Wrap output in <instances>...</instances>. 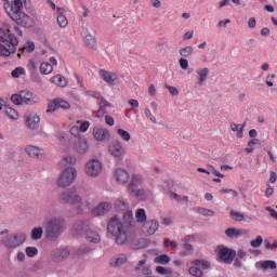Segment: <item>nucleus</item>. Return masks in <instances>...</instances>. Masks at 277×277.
I'll list each match as a JSON object with an SVG mask.
<instances>
[{"label":"nucleus","instance_id":"obj_56","mask_svg":"<svg viewBox=\"0 0 277 277\" xmlns=\"http://www.w3.org/2000/svg\"><path fill=\"white\" fill-rule=\"evenodd\" d=\"M28 69L31 71V72H36V70H38V65L36 64V61L34 60H30L29 63H28Z\"/></svg>","mask_w":277,"mask_h":277},{"label":"nucleus","instance_id":"obj_19","mask_svg":"<svg viewBox=\"0 0 277 277\" xmlns=\"http://www.w3.org/2000/svg\"><path fill=\"white\" fill-rule=\"evenodd\" d=\"M21 94L22 103H25V105H34V103H38V96L30 91H21Z\"/></svg>","mask_w":277,"mask_h":277},{"label":"nucleus","instance_id":"obj_15","mask_svg":"<svg viewBox=\"0 0 277 277\" xmlns=\"http://www.w3.org/2000/svg\"><path fill=\"white\" fill-rule=\"evenodd\" d=\"M90 226V221L81 220L75 223L72 235L79 237L88 227Z\"/></svg>","mask_w":277,"mask_h":277},{"label":"nucleus","instance_id":"obj_13","mask_svg":"<svg viewBox=\"0 0 277 277\" xmlns=\"http://www.w3.org/2000/svg\"><path fill=\"white\" fill-rule=\"evenodd\" d=\"M100 75L108 85H116V81H118V74L100 69Z\"/></svg>","mask_w":277,"mask_h":277},{"label":"nucleus","instance_id":"obj_57","mask_svg":"<svg viewBox=\"0 0 277 277\" xmlns=\"http://www.w3.org/2000/svg\"><path fill=\"white\" fill-rule=\"evenodd\" d=\"M182 241H183L184 243H193L194 241H196V236H194V235H187V236H185V237L182 239Z\"/></svg>","mask_w":277,"mask_h":277},{"label":"nucleus","instance_id":"obj_25","mask_svg":"<svg viewBox=\"0 0 277 277\" xmlns=\"http://www.w3.org/2000/svg\"><path fill=\"white\" fill-rule=\"evenodd\" d=\"M26 153L29 155V157H35L36 159H42V155H44V150L36 146L26 147Z\"/></svg>","mask_w":277,"mask_h":277},{"label":"nucleus","instance_id":"obj_31","mask_svg":"<svg viewBox=\"0 0 277 277\" xmlns=\"http://www.w3.org/2000/svg\"><path fill=\"white\" fill-rule=\"evenodd\" d=\"M180 250V256H187L194 252V247L190 243H182Z\"/></svg>","mask_w":277,"mask_h":277},{"label":"nucleus","instance_id":"obj_21","mask_svg":"<svg viewBox=\"0 0 277 277\" xmlns=\"http://www.w3.org/2000/svg\"><path fill=\"white\" fill-rule=\"evenodd\" d=\"M144 265H146V260H141L137 263V266L134 267V271L135 272H142V274L145 277L153 275V269H150V266H144Z\"/></svg>","mask_w":277,"mask_h":277},{"label":"nucleus","instance_id":"obj_61","mask_svg":"<svg viewBox=\"0 0 277 277\" xmlns=\"http://www.w3.org/2000/svg\"><path fill=\"white\" fill-rule=\"evenodd\" d=\"M123 220H126L127 222L131 223V220H133V212L132 211H128L123 214Z\"/></svg>","mask_w":277,"mask_h":277},{"label":"nucleus","instance_id":"obj_45","mask_svg":"<svg viewBox=\"0 0 277 277\" xmlns=\"http://www.w3.org/2000/svg\"><path fill=\"white\" fill-rule=\"evenodd\" d=\"M117 134L120 135L124 142L131 141V134L127 130L118 129Z\"/></svg>","mask_w":277,"mask_h":277},{"label":"nucleus","instance_id":"obj_5","mask_svg":"<svg viewBox=\"0 0 277 277\" xmlns=\"http://www.w3.org/2000/svg\"><path fill=\"white\" fill-rule=\"evenodd\" d=\"M107 230L110 233V235L116 237V243H127V241H129L127 238V232H124V225L120 219H118V216H113L110 219L108 222Z\"/></svg>","mask_w":277,"mask_h":277},{"label":"nucleus","instance_id":"obj_23","mask_svg":"<svg viewBox=\"0 0 277 277\" xmlns=\"http://www.w3.org/2000/svg\"><path fill=\"white\" fill-rule=\"evenodd\" d=\"M66 10L64 8H57V24L60 27H68V18H66Z\"/></svg>","mask_w":277,"mask_h":277},{"label":"nucleus","instance_id":"obj_44","mask_svg":"<svg viewBox=\"0 0 277 277\" xmlns=\"http://www.w3.org/2000/svg\"><path fill=\"white\" fill-rule=\"evenodd\" d=\"M131 195L135 196L137 198V200H146V198H147L146 190H144V189L135 190Z\"/></svg>","mask_w":277,"mask_h":277},{"label":"nucleus","instance_id":"obj_2","mask_svg":"<svg viewBox=\"0 0 277 277\" xmlns=\"http://www.w3.org/2000/svg\"><path fill=\"white\" fill-rule=\"evenodd\" d=\"M60 202L62 205H71V207L77 211L79 215H83L85 211H89V209H92V205L88 200H83V198L77 193V189L69 188L67 190H64L60 197Z\"/></svg>","mask_w":277,"mask_h":277},{"label":"nucleus","instance_id":"obj_41","mask_svg":"<svg viewBox=\"0 0 277 277\" xmlns=\"http://www.w3.org/2000/svg\"><path fill=\"white\" fill-rule=\"evenodd\" d=\"M192 53H194V47H192V45H188V47L180 50V55L182 57H189V55H192Z\"/></svg>","mask_w":277,"mask_h":277},{"label":"nucleus","instance_id":"obj_16","mask_svg":"<svg viewBox=\"0 0 277 277\" xmlns=\"http://www.w3.org/2000/svg\"><path fill=\"white\" fill-rule=\"evenodd\" d=\"M92 250H94V248L90 247V245H82L72 252V256L75 260L83 259V256H85V254H90Z\"/></svg>","mask_w":277,"mask_h":277},{"label":"nucleus","instance_id":"obj_50","mask_svg":"<svg viewBox=\"0 0 277 277\" xmlns=\"http://www.w3.org/2000/svg\"><path fill=\"white\" fill-rule=\"evenodd\" d=\"M156 263L166 265V264L170 263V256H168L166 254L159 255L156 258Z\"/></svg>","mask_w":277,"mask_h":277},{"label":"nucleus","instance_id":"obj_20","mask_svg":"<svg viewBox=\"0 0 277 277\" xmlns=\"http://www.w3.org/2000/svg\"><path fill=\"white\" fill-rule=\"evenodd\" d=\"M11 243H25L27 241V234L23 232H17L11 236H9V242Z\"/></svg>","mask_w":277,"mask_h":277},{"label":"nucleus","instance_id":"obj_39","mask_svg":"<svg viewBox=\"0 0 277 277\" xmlns=\"http://www.w3.org/2000/svg\"><path fill=\"white\" fill-rule=\"evenodd\" d=\"M246 127V124H243V126H239V124H237V123H232L230 124V128H232V131H235V132H237V137L239 138V140H241V137H243V128Z\"/></svg>","mask_w":277,"mask_h":277},{"label":"nucleus","instance_id":"obj_62","mask_svg":"<svg viewBox=\"0 0 277 277\" xmlns=\"http://www.w3.org/2000/svg\"><path fill=\"white\" fill-rule=\"evenodd\" d=\"M81 130L79 129V126H74V127H71V129H70V133H71V135H74L75 137H77V135H79V132H80Z\"/></svg>","mask_w":277,"mask_h":277},{"label":"nucleus","instance_id":"obj_47","mask_svg":"<svg viewBox=\"0 0 277 277\" xmlns=\"http://www.w3.org/2000/svg\"><path fill=\"white\" fill-rule=\"evenodd\" d=\"M11 101L14 105H23V95L22 93L19 94H13L11 96Z\"/></svg>","mask_w":277,"mask_h":277},{"label":"nucleus","instance_id":"obj_24","mask_svg":"<svg viewBox=\"0 0 277 277\" xmlns=\"http://www.w3.org/2000/svg\"><path fill=\"white\" fill-rule=\"evenodd\" d=\"M140 185H142V176L133 175L128 186L129 194H133L137 189V187H140Z\"/></svg>","mask_w":277,"mask_h":277},{"label":"nucleus","instance_id":"obj_3","mask_svg":"<svg viewBox=\"0 0 277 277\" xmlns=\"http://www.w3.org/2000/svg\"><path fill=\"white\" fill-rule=\"evenodd\" d=\"M18 47V38L12 34L10 28H0V57H10L16 53Z\"/></svg>","mask_w":277,"mask_h":277},{"label":"nucleus","instance_id":"obj_36","mask_svg":"<svg viewBox=\"0 0 277 277\" xmlns=\"http://www.w3.org/2000/svg\"><path fill=\"white\" fill-rule=\"evenodd\" d=\"M225 235H227L230 239H235V237H239V235H243V230H239L237 228H227L225 230Z\"/></svg>","mask_w":277,"mask_h":277},{"label":"nucleus","instance_id":"obj_30","mask_svg":"<svg viewBox=\"0 0 277 277\" xmlns=\"http://www.w3.org/2000/svg\"><path fill=\"white\" fill-rule=\"evenodd\" d=\"M52 83H55V85H58L60 88H66V85H68V80L62 75H56L52 78Z\"/></svg>","mask_w":277,"mask_h":277},{"label":"nucleus","instance_id":"obj_9","mask_svg":"<svg viewBox=\"0 0 277 277\" xmlns=\"http://www.w3.org/2000/svg\"><path fill=\"white\" fill-rule=\"evenodd\" d=\"M158 229L159 222L157 220L145 221L141 227L143 235H146L147 237L150 235H155V233H157Z\"/></svg>","mask_w":277,"mask_h":277},{"label":"nucleus","instance_id":"obj_32","mask_svg":"<svg viewBox=\"0 0 277 277\" xmlns=\"http://www.w3.org/2000/svg\"><path fill=\"white\" fill-rule=\"evenodd\" d=\"M84 44L88 49L96 50V38L92 35H87L84 37Z\"/></svg>","mask_w":277,"mask_h":277},{"label":"nucleus","instance_id":"obj_63","mask_svg":"<svg viewBox=\"0 0 277 277\" xmlns=\"http://www.w3.org/2000/svg\"><path fill=\"white\" fill-rule=\"evenodd\" d=\"M167 88L169 89L170 94H172L173 96H176L179 94V89H176L175 87L167 85Z\"/></svg>","mask_w":277,"mask_h":277},{"label":"nucleus","instance_id":"obj_11","mask_svg":"<svg viewBox=\"0 0 277 277\" xmlns=\"http://www.w3.org/2000/svg\"><path fill=\"white\" fill-rule=\"evenodd\" d=\"M51 256L54 263H62L66 261L68 256H70V251L67 249H55L52 251Z\"/></svg>","mask_w":277,"mask_h":277},{"label":"nucleus","instance_id":"obj_59","mask_svg":"<svg viewBox=\"0 0 277 277\" xmlns=\"http://www.w3.org/2000/svg\"><path fill=\"white\" fill-rule=\"evenodd\" d=\"M79 129H80L81 133H85V131H88V129H90V121L81 122Z\"/></svg>","mask_w":277,"mask_h":277},{"label":"nucleus","instance_id":"obj_35","mask_svg":"<svg viewBox=\"0 0 277 277\" xmlns=\"http://www.w3.org/2000/svg\"><path fill=\"white\" fill-rule=\"evenodd\" d=\"M40 72L41 75H51L53 72V65L51 63H41Z\"/></svg>","mask_w":277,"mask_h":277},{"label":"nucleus","instance_id":"obj_60","mask_svg":"<svg viewBox=\"0 0 277 277\" xmlns=\"http://www.w3.org/2000/svg\"><path fill=\"white\" fill-rule=\"evenodd\" d=\"M105 122H106V124H108V127H114V124H115L114 117L106 115Z\"/></svg>","mask_w":277,"mask_h":277},{"label":"nucleus","instance_id":"obj_58","mask_svg":"<svg viewBox=\"0 0 277 277\" xmlns=\"http://www.w3.org/2000/svg\"><path fill=\"white\" fill-rule=\"evenodd\" d=\"M179 63L183 70H187L189 67V62L186 58H180Z\"/></svg>","mask_w":277,"mask_h":277},{"label":"nucleus","instance_id":"obj_14","mask_svg":"<svg viewBox=\"0 0 277 277\" xmlns=\"http://www.w3.org/2000/svg\"><path fill=\"white\" fill-rule=\"evenodd\" d=\"M109 211H111V205L109 202H102L92 210V215L98 217L101 215H106Z\"/></svg>","mask_w":277,"mask_h":277},{"label":"nucleus","instance_id":"obj_18","mask_svg":"<svg viewBox=\"0 0 277 277\" xmlns=\"http://www.w3.org/2000/svg\"><path fill=\"white\" fill-rule=\"evenodd\" d=\"M93 135H94L95 140H97V142H105V140H107V137H109V132L105 128L95 127L93 129Z\"/></svg>","mask_w":277,"mask_h":277},{"label":"nucleus","instance_id":"obj_7","mask_svg":"<svg viewBox=\"0 0 277 277\" xmlns=\"http://www.w3.org/2000/svg\"><path fill=\"white\" fill-rule=\"evenodd\" d=\"M77 179V169L74 167L66 168L58 176V187H70Z\"/></svg>","mask_w":277,"mask_h":277},{"label":"nucleus","instance_id":"obj_26","mask_svg":"<svg viewBox=\"0 0 277 277\" xmlns=\"http://www.w3.org/2000/svg\"><path fill=\"white\" fill-rule=\"evenodd\" d=\"M85 239L89 243H101V235L94 230H87Z\"/></svg>","mask_w":277,"mask_h":277},{"label":"nucleus","instance_id":"obj_27","mask_svg":"<svg viewBox=\"0 0 277 277\" xmlns=\"http://www.w3.org/2000/svg\"><path fill=\"white\" fill-rule=\"evenodd\" d=\"M255 265L260 269H276L277 267L276 261H272V260L258 262Z\"/></svg>","mask_w":277,"mask_h":277},{"label":"nucleus","instance_id":"obj_6","mask_svg":"<svg viewBox=\"0 0 277 277\" xmlns=\"http://www.w3.org/2000/svg\"><path fill=\"white\" fill-rule=\"evenodd\" d=\"M215 253H216L219 263H225L226 265H230L237 256V251L228 247H224L222 245L216 247Z\"/></svg>","mask_w":277,"mask_h":277},{"label":"nucleus","instance_id":"obj_54","mask_svg":"<svg viewBox=\"0 0 277 277\" xmlns=\"http://www.w3.org/2000/svg\"><path fill=\"white\" fill-rule=\"evenodd\" d=\"M115 205L117 209H127V201H124V199H118Z\"/></svg>","mask_w":277,"mask_h":277},{"label":"nucleus","instance_id":"obj_37","mask_svg":"<svg viewBox=\"0 0 277 277\" xmlns=\"http://www.w3.org/2000/svg\"><path fill=\"white\" fill-rule=\"evenodd\" d=\"M190 276L194 277H203L205 273L202 272V269L199 266L193 265L189 269H188Z\"/></svg>","mask_w":277,"mask_h":277},{"label":"nucleus","instance_id":"obj_55","mask_svg":"<svg viewBox=\"0 0 277 277\" xmlns=\"http://www.w3.org/2000/svg\"><path fill=\"white\" fill-rule=\"evenodd\" d=\"M64 161L69 164V166H75V163H77V158L72 157V156H66L64 158Z\"/></svg>","mask_w":277,"mask_h":277},{"label":"nucleus","instance_id":"obj_28","mask_svg":"<svg viewBox=\"0 0 277 277\" xmlns=\"http://www.w3.org/2000/svg\"><path fill=\"white\" fill-rule=\"evenodd\" d=\"M29 129H38L40 127V117L37 115H29L26 119Z\"/></svg>","mask_w":277,"mask_h":277},{"label":"nucleus","instance_id":"obj_51","mask_svg":"<svg viewBox=\"0 0 277 277\" xmlns=\"http://www.w3.org/2000/svg\"><path fill=\"white\" fill-rule=\"evenodd\" d=\"M21 75H25V68L23 67H17L12 71V77H14V79H18Z\"/></svg>","mask_w":277,"mask_h":277},{"label":"nucleus","instance_id":"obj_34","mask_svg":"<svg viewBox=\"0 0 277 277\" xmlns=\"http://www.w3.org/2000/svg\"><path fill=\"white\" fill-rule=\"evenodd\" d=\"M4 111H5L6 116L9 118H11V120H18V111H16V109L5 105Z\"/></svg>","mask_w":277,"mask_h":277},{"label":"nucleus","instance_id":"obj_48","mask_svg":"<svg viewBox=\"0 0 277 277\" xmlns=\"http://www.w3.org/2000/svg\"><path fill=\"white\" fill-rule=\"evenodd\" d=\"M26 254L30 259H34V256H38V248H36V247L26 248Z\"/></svg>","mask_w":277,"mask_h":277},{"label":"nucleus","instance_id":"obj_12","mask_svg":"<svg viewBox=\"0 0 277 277\" xmlns=\"http://www.w3.org/2000/svg\"><path fill=\"white\" fill-rule=\"evenodd\" d=\"M108 150L113 157L120 158L124 155V147L122 146V143L118 141L110 143Z\"/></svg>","mask_w":277,"mask_h":277},{"label":"nucleus","instance_id":"obj_38","mask_svg":"<svg viewBox=\"0 0 277 277\" xmlns=\"http://www.w3.org/2000/svg\"><path fill=\"white\" fill-rule=\"evenodd\" d=\"M249 252L253 254V256H259V254H263V250L261 249V243H251V248Z\"/></svg>","mask_w":277,"mask_h":277},{"label":"nucleus","instance_id":"obj_46","mask_svg":"<svg viewBox=\"0 0 277 277\" xmlns=\"http://www.w3.org/2000/svg\"><path fill=\"white\" fill-rule=\"evenodd\" d=\"M229 214L230 217H233V220H235L236 222H243V213L235 212V210H232Z\"/></svg>","mask_w":277,"mask_h":277},{"label":"nucleus","instance_id":"obj_10","mask_svg":"<svg viewBox=\"0 0 277 277\" xmlns=\"http://www.w3.org/2000/svg\"><path fill=\"white\" fill-rule=\"evenodd\" d=\"M57 109H70V103L62 98L53 100L48 106L47 114H53L57 111Z\"/></svg>","mask_w":277,"mask_h":277},{"label":"nucleus","instance_id":"obj_1","mask_svg":"<svg viewBox=\"0 0 277 277\" xmlns=\"http://www.w3.org/2000/svg\"><path fill=\"white\" fill-rule=\"evenodd\" d=\"M4 10L10 18H12L16 25H21V27L29 29L36 24L34 17L23 13V0H14L13 4L5 2Z\"/></svg>","mask_w":277,"mask_h":277},{"label":"nucleus","instance_id":"obj_22","mask_svg":"<svg viewBox=\"0 0 277 277\" xmlns=\"http://www.w3.org/2000/svg\"><path fill=\"white\" fill-rule=\"evenodd\" d=\"M88 141H85V138H79L76 143H75V150H77L79 153V155H85V153H88Z\"/></svg>","mask_w":277,"mask_h":277},{"label":"nucleus","instance_id":"obj_49","mask_svg":"<svg viewBox=\"0 0 277 277\" xmlns=\"http://www.w3.org/2000/svg\"><path fill=\"white\" fill-rule=\"evenodd\" d=\"M197 211L200 215H205V216L215 215V211L209 210V209H206V208H198Z\"/></svg>","mask_w":277,"mask_h":277},{"label":"nucleus","instance_id":"obj_42","mask_svg":"<svg viewBox=\"0 0 277 277\" xmlns=\"http://www.w3.org/2000/svg\"><path fill=\"white\" fill-rule=\"evenodd\" d=\"M156 272L161 276H172V269L166 268L163 266H157Z\"/></svg>","mask_w":277,"mask_h":277},{"label":"nucleus","instance_id":"obj_17","mask_svg":"<svg viewBox=\"0 0 277 277\" xmlns=\"http://www.w3.org/2000/svg\"><path fill=\"white\" fill-rule=\"evenodd\" d=\"M115 177L116 181L121 185H127V183H129V179H131V175H129V172L124 169H117L115 171Z\"/></svg>","mask_w":277,"mask_h":277},{"label":"nucleus","instance_id":"obj_64","mask_svg":"<svg viewBox=\"0 0 277 277\" xmlns=\"http://www.w3.org/2000/svg\"><path fill=\"white\" fill-rule=\"evenodd\" d=\"M265 250H276L277 249V243H265L264 245Z\"/></svg>","mask_w":277,"mask_h":277},{"label":"nucleus","instance_id":"obj_53","mask_svg":"<svg viewBox=\"0 0 277 277\" xmlns=\"http://www.w3.org/2000/svg\"><path fill=\"white\" fill-rule=\"evenodd\" d=\"M199 75H200V82L202 83V81H207V77H208V75H209V68H203L202 70H201V72H199Z\"/></svg>","mask_w":277,"mask_h":277},{"label":"nucleus","instance_id":"obj_29","mask_svg":"<svg viewBox=\"0 0 277 277\" xmlns=\"http://www.w3.org/2000/svg\"><path fill=\"white\" fill-rule=\"evenodd\" d=\"M42 235H44V228L34 227L30 233V239H32V241H40Z\"/></svg>","mask_w":277,"mask_h":277},{"label":"nucleus","instance_id":"obj_4","mask_svg":"<svg viewBox=\"0 0 277 277\" xmlns=\"http://www.w3.org/2000/svg\"><path fill=\"white\" fill-rule=\"evenodd\" d=\"M64 228H66V220L62 216H53L47 221L44 237L48 241L55 242L58 237H62V233H64Z\"/></svg>","mask_w":277,"mask_h":277},{"label":"nucleus","instance_id":"obj_8","mask_svg":"<svg viewBox=\"0 0 277 277\" xmlns=\"http://www.w3.org/2000/svg\"><path fill=\"white\" fill-rule=\"evenodd\" d=\"M85 172L88 176H98L103 172V164L96 159L90 160L87 162Z\"/></svg>","mask_w":277,"mask_h":277},{"label":"nucleus","instance_id":"obj_33","mask_svg":"<svg viewBox=\"0 0 277 277\" xmlns=\"http://www.w3.org/2000/svg\"><path fill=\"white\" fill-rule=\"evenodd\" d=\"M192 265H195L196 267H199L201 269H210L211 263L207 260H195L192 262Z\"/></svg>","mask_w":277,"mask_h":277},{"label":"nucleus","instance_id":"obj_40","mask_svg":"<svg viewBox=\"0 0 277 277\" xmlns=\"http://www.w3.org/2000/svg\"><path fill=\"white\" fill-rule=\"evenodd\" d=\"M136 220H137V222L140 223V224H144V222H146V210H144V209H138V210H136Z\"/></svg>","mask_w":277,"mask_h":277},{"label":"nucleus","instance_id":"obj_52","mask_svg":"<svg viewBox=\"0 0 277 277\" xmlns=\"http://www.w3.org/2000/svg\"><path fill=\"white\" fill-rule=\"evenodd\" d=\"M22 50L27 51V53H34V51H36V44L31 41H28L26 47H24Z\"/></svg>","mask_w":277,"mask_h":277},{"label":"nucleus","instance_id":"obj_43","mask_svg":"<svg viewBox=\"0 0 277 277\" xmlns=\"http://www.w3.org/2000/svg\"><path fill=\"white\" fill-rule=\"evenodd\" d=\"M127 263V256H121L110 262L111 267H120V265H124Z\"/></svg>","mask_w":277,"mask_h":277}]
</instances>
